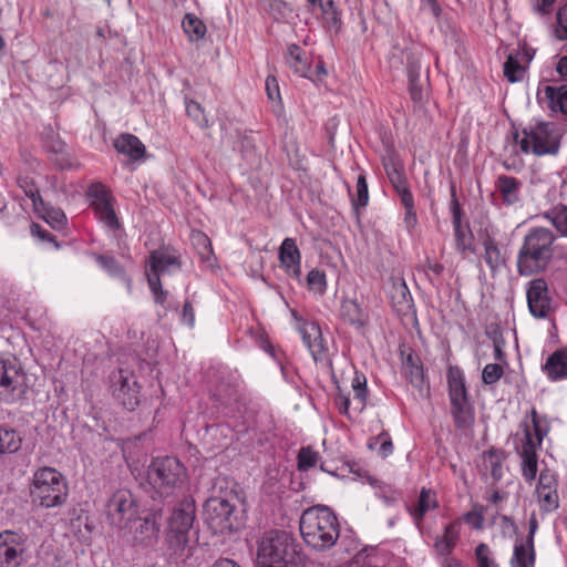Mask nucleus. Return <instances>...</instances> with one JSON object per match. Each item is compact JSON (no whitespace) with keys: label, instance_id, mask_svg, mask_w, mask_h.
<instances>
[{"label":"nucleus","instance_id":"1","mask_svg":"<svg viewBox=\"0 0 567 567\" xmlns=\"http://www.w3.org/2000/svg\"><path fill=\"white\" fill-rule=\"evenodd\" d=\"M556 235L548 228H532L524 238L517 255V271L520 276H532L544 271L554 256Z\"/></svg>","mask_w":567,"mask_h":567},{"label":"nucleus","instance_id":"2","mask_svg":"<svg viewBox=\"0 0 567 567\" xmlns=\"http://www.w3.org/2000/svg\"><path fill=\"white\" fill-rule=\"evenodd\" d=\"M299 525L303 540L316 550L330 549L339 538L338 519L326 505L307 508Z\"/></svg>","mask_w":567,"mask_h":567},{"label":"nucleus","instance_id":"3","mask_svg":"<svg viewBox=\"0 0 567 567\" xmlns=\"http://www.w3.org/2000/svg\"><path fill=\"white\" fill-rule=\"evenodd\" d=\"M153 498H168L181 493L187 485L188 475L184 464L175 456L154 457L146 472Z\"/></svg>","mask_w":567,"mask_h":567},{"label":"nucleus","instance_id":"4","mask_svg":"<svg viewBox=\"0 0 567 567\" xmlns=\"http://www.w3.org/2000/svg\"><path fill=\"white\" fill-rule=\"evenodd\" d=\"M212 495L204 504V518L215 534H225L237 530L243 525L238 509L239 496L234 489Z\"/></svg>","mask_w":567,"mask_h":567},{"label":"nucleus","instance_id":"5","mask_svg":"<svg viewBox=\"0 0 567 567\" xmlns=\"http://www.w3.org/2000/svg\"><path fill=\"white\" fill-rule=\"evenodd\" d=\"M297 555L292 537L284 530L266 532L258 543V567H296Z\"/></svg>","mask_w":567,"mask_h":567},{"label":"nucleus","instance_id":"6","mask_svg":"<svg viewBox=\"0 0 567 567\" xmlns=\"http://www.w3.org/2000/svg\"><path fill=\"white\" fill-rule=\"evenodd\" d=\"M514 140L523 153L536 156L556 155L560 147L561 133L555 123L538 122L515 133Z\"/></svg>","mask_w":567,"mask_h":567},{"label":"nucleus","instance_id":"7","mask_svg":"<svg viewBox=\"0 0 567 567\" xmlns=\"http://www.w3.org/2000/svg\"><path fill=\"white\" fill-rule=\"evenodd\" d=\"M32 502L51 508L64 504L68 497V484L60 472L53 467H42L33 474L30 487Z\"/></svg>","mask_w":567,"mask_h":567},{"label":"nucleus","instance_id":"8","mask_svg":"<svg viewBox=\"0 0 567 567\" xmlns=\"http://www.w3.org/2000/svg\"><path fill=\"white\" fill-rule=\"evenodd\" d=\"M196 506L192 496L184 497L174 507L166 532L167 549L172 557H181L188 546V534L195 520Z\"/></svg>","mask_w":567,"mask_h":567},{"label":"nucleus","instance_id":"9","mask_svg":"<svg viewBox=\"0 0 567 567\" xmlns=\"http://www.w3.org/2000/svg\"><path fill=\"white\" fill-rule=\"evenodd\" d=\"M447 383L454 424L460 430H467L474 424L475 413L468 400L464 375L460 368H449Z\"/></svg>","mask_w":567,"mask_h":567},{"label":"nucleus","instance_id":"10","mask_svg":"<svg viewBox=\"0 0 567 567\" xmlns=\"http://www.w3.org/2000/svg\"><path fill=\"white\" fill-rule=\"evenodd\" d=\"M24 394V373L16 357L0 354V401L12 404Z\"/></svg>","mask_w":567,"mask_h":567},{"label":"nucleus","instance_id":"11","mask_svg":"<svg viewBox=\"0 0 567 567\" xmlns=\"http://www.w3.org/2000/svg\"><path fill=\"white\" fill-rule=\"evenodd\" d=\"M137 514V504L128 489H117L107 501V520L118 529H131L132 524L136 523Z\"/></svg>","mask_w":567,"mask_h":567},{"label":"nucleus","instance_id":"12","mask_svg":"<svg viewBox=\"0 0 567 567\" xmlns=\"http://www.w3.org/2000/svg\"><path fill=\"white\" fill-rule=\"evenodd\" d=\"M28 536L6 529L0 533V567H22L28 561Z\"/></svg>","mask_w":567,"mask_h":567},{"label":"nucleus","instance_id":"13","mask_svg":"<svg viewBox=\"0 0 567 567\" xmlns=\"http://www.w3.org/2000/svg\"><path fill=\"white\" fill-rule=\"evenodd\" d=\"M86 195L90 199V206L100 221L112 230L118 229L121 224L114 210L115 199L111 192L103 184L93 183Z\"/></svg>","mask_w":567,"mask_h":567},{"label":"nucleus","instance_id":"14","mask_svg":"<svg viewBox=\"0 0 567 567\" xmlns=\"http://www.w3.org/2000/svg\"><path fill=\"white\" fill-rule=\"evenodd\" d=\"M451 214L456 249L465 255L474 254V236L467 223H462L463 210L456 197L455 187H451Z\"/></svg>","mask_w":567,"mask_h":567},{"label":"nucleus","instance_id":"15","mask_svg":"<svg viewBox=\"0 0 567 567\" xmlns=\"http://www.w3.org/2000/svg\"><path fill=\"white\" fill-rule=\"evenodd\" d=\"M113 394L122 402L123 406L133 411L140 403V386L135 375L124 369H120L112 375Z\"/></svg>","mask_w":567,"mask_h":567},{"label":"nucleus","instance_id":"16","mask_svg":"<svg viewBox=\"0 0 567 567\" xmlns=\"http://www.w3.org/2000/svg\"><path fill=\"white\" fill-rule=\"evenodd\" d=\"M182 267V261L177 255L168 250H154L151 252L146 277L147 280L152 279L153 275H156L161 279L164 275H171L178 271Z\"/></svg>","mask_w":567,"mask_h":567},{"label":"nucleus","instance_id":"17","mask_svg":"<svg viewBox=\"0 0 567 567\" xmlns=\"http://www.w3.org/2000/svg\"><path fill=\"white\" fill-rule=\"evenodd\" d=\"M527 303L530 313L536 318H546L550 310L547 282L543 278L530 281L527 289Z\"/></svg>","mask_w":567,"mask_h":567},{"label":"nucleus","instance_id":"18","mask_svg":"<svg viewBox=\"0 0 567 567\" xmlns=\"http://www.w3.org/2000/svg\"><path fill=\"white\" fill-rule=\"evenodd\" d=\"M536 447L537 445L534 442L532 432L528 427H526L525 440L518 453L522 458V475L529 484L535 481L538 471V457Z\"/></svg>","mask_w":567,"mask_h":567},{"label":"nucleus","instance_id":"19","mask_svg":"<svg viewBox=\"0 0 567 567\" xmlns=\"http://www.w3.org/2000/svg\"><path fill=\"white\" fill-rule=\"evenodd\" d=\"M279 260L288 276L300 281L301 255L293 238H285L279 248Z\"/></svg>","mask_w":567,"mask_h":567},{"label":"nucleus","instance_id":"20","mask_svg":"<svg viewBox=\"0 0 567 567\" xmlns=\"http://www.w3.org/2000/svg\"><path fill=\"white\" fill-rule=\"evenodd\" d=\"M303 343L309 349L315 361L322 360L327 349L321 336L320 327L316 322H305L300 327Z\"/></svg>","mask_w":567,"mask_h":567},{"label":"nucleus","instance_id":"21","mask_svg":"<svg viewBox=\"0 0 567 567\" xmlns=\"http://www.w3.org/2000/svg\"><path fill=\"white\" fill-rule=\"evenodd\" d=\"M384 168L391 185L400 197V202L413 198L403 166L399 162L390 159L384 164Z\"/></svg>","mask_w":567,"mask_h":567},{"label":"nucleus","instance_id":"22","mask_svg":"<svg viewBox=\"0 0 567 567\" xmlns=\"http://www.w3.org/2000/svg\"><path fill=\"white\" fill-rule=\"evenodd\" d=\"M538 99L546 102L553 112L567 115V85H545L538 90Z\"/></svg>","mask_w":567,"mask_h":567},{"label":"nucleus","instance_id":"23","mask_svg":"<svg viewBox=\"0 0 567 567\" xmlns=\"http://www.w3.org/2000/svg\"><path fill=\"white\" fill-rule=\"evenodd\" d=\"M161 514L150 513L143 519H138L135 527V539L141 540L147 545H152L158 538L161 529Z\"/></svg>","mask_w":567,"mask_h":567},{"label":"nucleus","instance_id":"24","mask_svg":"<svg viewBox=\"0 0 567 567\" xmlns=\"http://www.w3.org/2000/svg\"><path fill=\"white\" fill-rule=\"evenodd\" d=\"M495 187L504 205L512 206L519 202L523 183L516 177L499 175L495 182Z\"/></svg>","mask_w":567,"mask_h":567},{"label":"nucleus","instance_id":"25","mask_svg":"<svg viewBox=\"0 0 567 567\" xmlns=\"http://www.w3.org/2000/svg\"><path fill=\"white\" fill-rule=\"evenodd\" d=\"M405 507L413 518L415 526L420 529L425 514L430 509L437 507V501L431 489L423 487L420 492L416 504L414 506L406 504Z\"/></svg>","mask_w":567,"mask_h":567},{"label":"nucleus","instance_id":"26","mask_svg":"<svg viewBox=\"0 0 567 567\" xmlns=\"http://www.w3.org/2000/svg\"><path fill=\"white\" fill-rule=\"evenodd\" d=\"M461 523L454 520L447 524L442 536H436L434 548L437 555L449 556L460 538Z\"/></svg>","mask_w":567,"mask_h":567},{"label":"nucleus","instance_id":"27","mask_svg":"<svg viewBox=\"0 0 567 567\" xmlns=\"http://www.w3.org/2000/svg\"><path fill=\"white\" fill-rule=\"evenodd\" d=\"M114 146L118 153L128 156L133 161L141 159L146 152L140 138L128 133L120 135L114 142Z\"/></svg>","mask_w":567,"mask_h":567},{"label":"nucleus","instance_id":"28","mask_svg":"<svg viewBox=\"0 0 567 567\" xmlns=\"http://www.w3.org/2000/svg\"><path fill=\"white\" fill-rule=\"evenodd\" d=\"M536 559L535 546L517 538L509 560L511 567H534Z\"/></svg>","mask_w":567,"mask_h":567},{"label":"nucleus","instance_id":"29","mask_svg":"<svg viewBox=\"0 0 567 567\" xmlns=\"http://www.w3.org/2000/svg\"><path fill=\"white\" fill-rule=\"evenodd\" d=\"M341 319L357 328H363L367 322V315L361 306L354 299H343L340 307Z\"/></svg>","mask_w":567,"mask_h":567},{"label":"nucleus","instance_id":"30","mask_svg":"<svg viewBox=\"0 0 567 567\" xmlns=\"http://www.w3.org/2000/svg\"><path fill=\"white\" fill-rule=\"evenodd\" d=\"M544 370L553 381L567 378V348L550 354L544 365Z\"/></svg>","mask_w":567,"mask_h":567},{"label":"nucleus","instance_id":"31","mask_svg":"<svg viewBox=\"0 0 567 567\" xmlns=\"http://www.w3.org/2000/svg\"><path fill=\"white\" fill-rule=\"evenodd\" d=\"M389 296L398 312L406 315L412 309L413 299L404 281L393 282Z\"/></svg>","mask_w":567,"mask_h":567},{"label":"nucleus","instance_id":"32","mask_svg":"<svg viewBox=\"0 0 567 567\" xmlns=\"http://www.w3.org/2000/svg\"><path fill=\"white\" fill-rule=\"evenodd\" d=\"M483 247H484V260L488 268L491 269L492 274H495L497 270H499L503 266H505L506 259L505 256L502 254L501 248L496 240L492 238L491 236H486L483 240Z\"/></svg>","mask_w":567,"mask_h":567},{"label":"nucleus","instance_id":"33","mask_svg":"<svg viewBox=\"0 0 567 567\" xmlns=\"http://www.w3.org/2000/svg\"><path fill=\"white\" fill-rule=\"evenodd\" d=\"M213 395L224 405L237 402L239 399V383L236 379L221 380L214 388Z\"/></svg>","mask_w":567,"mask_h":567},{"label":"nucleus","instance_id":"34","mask_svg":"<svg viewBox=\"0 0 567 567\" xmlns=\"http://www.w3.org/2000/svg\"><path fill=\"white\" fill-rule=\"evenodd\" d=\"M22 444V436L18 431L7 425H0V456L18 452Z\"/></svg>","mask_w":567,"mask_h":567},{"label":"nucleus","instance_id":"35","mask_svg":"<svg viewBox=\"0 0 567 567\" xmlns=\"http://www.w3.org/2000/svg\"><path fill=\"white\" fill-rule=\"evenodd\" d=\"M286 61L290 69L293 70L296 74L301 78L309 76V64L306 59H303V53L300 47L296 44H291L288 47V52L286 56Z\"/></svg>","mask_w":567,"mask_h":567},{"label":"nucleus","instance_id":"36","mask_svg":"<svg viewBox=\"0 0 567 567\" xmlns=\"http://www.w3.org/2000/svg\"><path fill=\"white\" fill-rule=\"evenodd\" d=\"M352 389L353 410L357 413H361L367 405L368 399L367 378L364 377V374L355 372L354 378L352 380Z\"/></svg>","mask_w":567,"mask_h":567},{"label":"nucleus","instance_id":"37","mask_svg":"<svg viewBox=\"0 0 567 567\" xmlns=\"http://www.w3.org/2000/svg\"><path fill=\"white\" fill-rule=\"evenodd\" d=\"M95 260L110 276L122 278L128 289H131L132 280L125 275L123 267L113 256L96 255Z\"/></svg>","mask_w":567,"mask_h":567},{"label":"nucleus","instance_id":"38","mask_svg":"<svg viewBox=\"0 0 567 567\" xmlns=\"http://www.w3.org/2000/svg\"><path fill=\"white\" fill-rule=\"evenodd\" d=\"M548 219L561 236L567 237V206L558 204L543 215Z\"/></svg>","mask_w":567,"mask_h":567},{"label":"nucleus","instance_id":"39","mask_svg":"<svg viewBox=\"0 0 567 567\" xmlns=\"http://www.w3.org/2000/svg\"><path fill=\"white\" fill-rule=\"evenodd\" d=\"M182 27L190 41L202 40L206 34L205 23L192 13H187L184 17Z\"/></svg>","mask_w":567,"mask_h":567},{"label":"nucleus","instance_id":"40","mask_svg":"<svg viewBox=\"0 0 567 567\" xmlns=\"http://www.w3.org/2000/svg\"><path fill=\"white\" fill-rule=\"evenodd\" d=\"M503 460L504 454L498 450H489L484 453V466L489 470L491 476L495 482H498L503 477Z\"/></svg>","mask_w":567,"mask_h":567},{"label":"nucleus","instance_id":"41","mask_svg":"<svg viewBox=\"0 0 567 567\" xmlns=\"http://www.w3.org/2000/svg\"><path fill=\"white\" fill-rule=\"evenodd\" d=\"M540 511L543 513H551L559 507V496L557 488L536 489Z\"/></svg>","mask_w":567,"mask_h":567},{"label":"nucleus","instance_id":"42","mask_svg":"<svg viewBox=\"0 0 567 567\" xmlns=\"http://www.w3.org/2000/svg\"><path fill=\"white\" fill-rule=\"evenodd\" d=\"M526 69L523 66L517 56L509 54L504 63V75L512 82H519L524 79Z\"/></svg>","mask_w":567,"mask_h":567},{"label":"nucleus","instance_id":"43","mask_svg":"<svg viewBox=\"0 0 567 567\" xmlns=\"http://www.w3.org/2000/svg\"><path fill=\"white\" fill-rule=\"evenodd\" d=\"M320 9L322 12V18L326 24L330 29H334L338 31L341 25V17L338 8L336 7L333 0H327L326 2H320Z\"/></svg>","mask_w":567,"mask_h":567},{"label":"nucleus","instance_id":"44","mask_svg":"<svg viewBox=\"0 0 567 567\" xmlns=\"http://www.w3.org/2000/svg\"><path fill=\"white\" fill-rule=\"evenodd\" d=\"M186 113L187 115L195 122V124L200 128L208 127V120L205 115V112L202 105L194 100H186L185 102Z\"/></svg>","mask_w":567,"mask_h":567},{"label":"nucleus","instance_id":"45","mask_svg":"<svg viewBox=\"0 0 567 567\" xmlns=\"http://www.w3.org/2000/svg\"><path fill=\"white\" fill-rule=\"evenodd\" d=\"M369 202V190L364 174H360L357 179V197H352V205L355 212L360 207H365Z\"/></svg>","mask_w":567,"mask_h":567},{"label":"nucleus","instance_id":"46","mask_svg":"<svg viewBox=\"0 0 567 567\" xmlns=\"http://www.w3.org/2000/svg\"><path fill=\"white\" fill-rule=\"evenodd\" d=\"M319 460V453L313 451L310 446L301 447L298 454V468L307 471L313 467Z\"/></svg>","mask_w":567,"mask_h":567},{"label":"nucleus","instance_id":"47","mask_svg":"<svg viewBox=\"0 0 567 567\" xmlns=\"http://www.w3.org/2000/svg\"><path fill=\"white\" fill-rule=\"evenodd\" d=\"M192 243L198 250L202 258L208 259L213 254L210 239L202 231L192 234Z\"/></svg>","mask_w":567,"mask_h":567},{"label":"nucleus","instance_id":"48","mask_svg":"<svg viewBox=\"0 0 567 567\" xmlns=\"http://www.w3.org/2000/svg\"><path fill=\"white\" fill-rule=\"evenodd\" d=\"M406 71L409 83H415L421 81V63L420 56L416 52L406 54Z\"/></svg>","mask_w":567,"mask_h":567},{"label":"nucleus","instance_id":"49","mask_svg":"<svg viewBox=\"0 0 567 567\" xmlns=\"http://www.w3.org/2000/svg\"><path fill=\"white\" fill-rule=\"evenodd\" d=\"M404 207V226L406 230L412 234L417 226V216L414 207V198L401 202Z\"/></svg>","mask_w":567,"mask_h":567},{"label":"nucleus","instance_id":"50","mask_svg":"<svg viewBox=\"0 0 567 567\" xmlns=\"http://www.w3.org/2000/svg\"><path fill=\"white\" fill-rule=\"evenodd\" d=\"M307 284L309 289L322 295L327 289L326 275L319 269H312L307 275Z\"/></svg>","mask_w":567,"mask_h":567},{"label":"nucleus","instance_id":"51","mask_svg":"<svg viewBox=\"0 0 567 567\" xmlns=\"http://www.w3.org/2000/svg\"><path fill=\"white\" fill-rule=\"evenodd\" d=\"M503 368L497 363H488L482 371V381L487 385L495 384L503 375Z\"/></svg>","mask_w":567,"mask_h":567},{"label":"nucleus","instance_id":"52","mask_svg":"<svg viewBox=\"0 0 567 567\" xmlns=\"http://www.w3.org/2000/svg\"><path fill=\"white\" fill-rule=\"evenodd\" d=\"M475 556L477 559V567H496L495 560L491 557L489 547L481 543L475 548Z\"/></svg>","mask_w":567,"mask_h":567},{"label":"nucleus","instance_id":"53","mask_svg":"<svg viewBox=\"0 0 567 567\" xmlns=\"http://www.w3.org/2000/svg\"><path fill=\"white\" fill-rule=\"evenodd\" d=\"M408 381L420 390L424 386V374L422 365H414L403 371Z\"/></svg>","mask_w":567,"mask_h":567},{"label":"nucleus","instance_id":"54","mask_svg":"<svg viewBox=\"0 0 567 567\" xmlns=\"http://www.w3.org/2000/svg\"><path fill=\"white\" fill-rule=\"evenodd\" d=\"M45 213L44 219L53 227L61 229L63 228L66 217L61 209L47 208L42 209Z\"/></svg>","mask_w":567,"mask_h":567},{"label":"nucleus","instance_id":"55","mask_svg":"<svg viewBox=\"0 0 567 567\" xmlns=\"http://www.w3.org/2000/svg\"><path fill=\"white\" fill-rule=\"evenodd\" d=\"M558 482L556 474L548 468L540 472L536 489H550L557 488Z\"/></svg>","mask_w":567,"mask_h":567},{"label":"nucleus","instance_id":"56","mask_svg":"<svg viewBox=\"0 0 567 567\" xmlns=\"http://www.w3.org/2000/svg\"><path fill=\"white\" fill-rule=\"evenodd\" d=\"M148 287L154 295L156 303L164 305L167 298V291L163 290L161 279L156 275L152 276V279L147 280Z\"/></svg>","mask_w":567,"mask_h":567},{"label":"nucleus","instance_id":"57","mask_svg":"<svg viewBox=\"0 0 567 567\" xmlns=\"http://www.w3.org/2000/svg\"><path fill=\"white\" fill-rule=\"evenodd\" d=\"M556 35L559 40H567V3L557 12Z\"/></svg>","mask_w":567,"mask_h":567},{"label":"nucleus","instance_id":"58","mask_svg":"<svg viewBox=\"0 0 567 567\" xmlns=\"http://www.w3.org/2000/svg\"><path fill=\"white\" fill-rule=\"evenodd\" d=\"M530 416H532L533 430H534V434H535L534 442L537 446H539L542 444L544 436L547 433V430L545 429V426L542 425V421L539 420L538 414L535 409L532 410Z\"/></svg>","mask_w":567,"mask_h":567},{"label":"nucleus","instance_id":"59","mask_svg":"<svg viewBox=\"0 0 567 567\" xmlns=\"http://www.w3.org/2000/svg\"><path fill=\"white\" fill-rule=\"evenodd\" d=\"M380 441L379 455L383 458L388 457L393 452V444L388 432L380 433L377 439Z\"/></svg>","mask_w":567,"mask_h":567},{"label":"nucleus","instance_id":"60","mask_svg":"<svg viewBox=\"0 0 567 567\" xmlns=\"http://www.w3.org/2000/svg\"><path fill=\"white\" fill-rule=\"evenodd\" d=\"M334 402H336V405L339 409V412L341 414L346 415L348 419H351V415H350V412H349L350 405H351V401H350L349 395L342 393L339 390L338 394L334 398Z\"/></svg>","mask_w":567,"mask_h":567},{"label":"nucleus","instance_id":"61","mask_svg":"<svg viewBox=\"0 0 567 567\" xmlns=\"http://www.w3.org/2000/svg\"><path fill=\"white\" fill-rule=\"evenodd\" d=\"M266 92L271 101H280L278 81L275 76H268L266 80Z\"/></svg>","mask_w":567,"mask_h":567},{"label":"nucleus","instance_id":"62","mask_svg":"<svg viewBox=\"0 0 567 567\" xmlns=\"http://www.w3.org/2000/svg\"><path fill=\"white\" fill-rule=\"evenodd\" d=\"M25 195L32 200L37 210L45 209L47 206L40 195L39 189L34 185H31L29 190H25Z\"/></svg>","mask_w":567,"mask_h":567},{"label":"nucleus","instance_id":"63","mask_svg":"<svg viewBox=\"0 0 567 567\" xmlns=\"http://www.w3.org/2000/svg\"><path fill=\"white\" fill-rule=\"evenodd\" d=\"M182 320L188 327H190V328L194 327L195 311H194L193 305L189 301H186L183 306Z\"/></svg>","mask_w":567,"mask_h":567},{"label":"nucleus","instance_id":"64","mask_svg":"<svg viewBox=\"0 0 567 567\" xmlns=\"http://www.w3.org/2000/svg\"><path fill=\"white\" fill-rule=\"evenodd\" d=\"M421 10H430L434 18H440L442 13L437 0H421Z\"/></svg>","mask_w":567,"mask_h":567}]
</instances>
